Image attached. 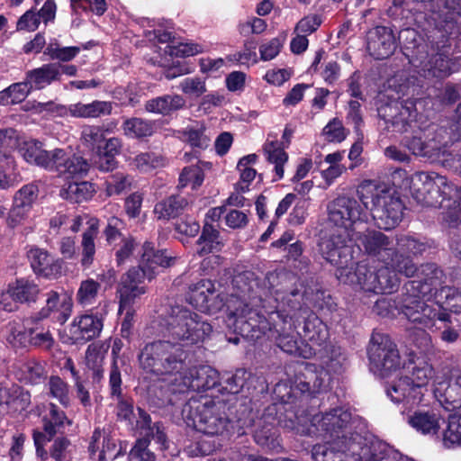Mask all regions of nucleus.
I'll return each mask as SVG.
<instances>
[{
    "instance_id": "20e7f679",
    "label": "nucleus",
    "mask_w": 461,
    "mask_h": 461,
    "mask_svg": "<svg viewBox=\"0 0 461 461\" xmlns=\"http://www.w3.org/2000/svg\"><path fill=\"white\" fill-rule=\"evenodd\" d=\"M346 364V353L340 347L330 345L325 360L327 369L319 368L313 364H306L296 372L289 386L286 384H278L275 393L284 403L288 404L303 397L308 398L327 386L330 381L329 372L340 373Z\"/></svg>"
},
{
    "instance_id": "ddd939ff",
    "label": "nucleus",
    "mask_w": 461,
    "mask_h": 461,
    "mask_svg": "<svg viewBox=\"0 0 461 461\" xmlns=\"http://www.w3.org/2000/svg\"><path fill=\"white\" fill-rule=\"evenodd\" d=\"M348 443L338 441L336 449L344 450V458L351 457L352 461H388L391 450L388 446L367 432L353 434Z\"/></svg>"
},
{
    "instance_id": "9b49d317",
    "label": "nucleus",
    "mask_w": 461,
    "mask_h": 461,
    "mask_svg": "<svg viewBox=\"0 0 461 461\" xmlns=\"http://www.w3.org/2000/svg\"><path fill=\"white\" fill-rule=\"evenodd\" d=\"M366 351L370 369L379 376H387L401 366L399 350L388 334L374 330Z\"/></svg>"
},
{
    "instance_id": "6e6552de",
    "label": "nucleus",
    "mask_w": 461,
    "mask_h": 461,
    "mask_svg": "<svg viewBox=\"0 0 461 461\" xmlns=\"http://www.w3.org/2000/svg\"><path fill=\"white\" fill-rule=\"evenodd\" d=\"M312 422L324 433L325 438H339L346 445L349 437L365 433L367 429L363 418L342 407L330 409L321 416L315 415Z\"/></svg>"
},
{
    "instance_id": "4c0bfd02",
    "label": "nucleus",
    "mask_w": 461,
    "mask_h": 461,
    "mask_svg": "<svg viewBox=\"0 0 461 461\" xmlns=\"http://www.w3.org/2000/svg\"><path fill=\"white\" fill-rule=\"evenodd\" d=\"M38 316L28 318V332L31 333L30 345L50 350L55 340L49 327H44Z\"/></svg>"
},
{
    "instance_id": "f3484780",
    "label": "nucleus",
    "mask_w": 461,
    "mask_h": 461,
    "mask_svg": "<svg viewBox=\"0 0 461 461\" xmlns=\"http://www.w3.org/2000/svg\"><path fill=\"white\" fill-rule=\"evenodd\" d=\"M146 279H148L147 274L138 267H131L121 276L116 291L120 312L131 306L138 298L146 294L147 288L144 285Z\"/></svg>"
},
{
    "instance_id": "ea45409f",
    "label": "nucleus",
    "mask_w": 461,
    "mask_h": 461,
    "mask_svg": "<svg viewBox=\"0 0 461 461\" xmlns=\"http://www.w3.org/2000/svg\"><path fill=\"white\" fill-rule=\"evenodd\" d=\"M278 430L272 421L267 420L266 415L259 421L258 428L254 432L256 443L262 447L275 450L280 447Z\"/></svg>"
},
{
    "instance_id": "e2e57ef3",
    "label": "nucleus",
    "mask_w": 461,
    "mask_h": 461,
    "mask_svg": "<svg viewBox=\"0 0 461 461\" xmlns=\"http://www.w3.org/2000/svg\"><path fill=\"white\" fill-rule=\"evenodd\" d=\"M438 296L440 299L444 298V301L441 303L445 305L446 310L456 313L461 311V292L457 288L450 286L441 287Z\"/></svg>"
},
{
    "instance_id": "1a4fd4ad",
    "label": "nucleus",
    "mask_w": 461,
    "mask_h": 461,
    "mask_svg": "<svg viewBox=\"0 0 461 461\" xmlns=\"http://www.w3.org/2000/svg\"><path fill=\"white\" fill-rule=\"evenodd\" d=\"M430 365L422 362L413 366L411 375L395 380L387 389V395L395 402H406L411 405L421 402L427 385L433 377Z\"/></svg>"
},
{
    "instance_id": "a19ab883",
    "label": "nucleus",
    "mask_w": 461,
    "mask_h": 461,
    "mask_svg": "<svg viewBox=\"0 0 461 461\" xmlns=\"http://www.w3.org/2000/svg\"><path fill=\"white\" fill-rule=\"evenodd\" d=\"M189 206V202L185 197L173 194L155 205L154 212L159 219L175 218Z\"/></svg>"
},
{
    "instance_id": "dca6fc26",
    "label": "nucleus",
    "mask_w": 461,
    "mask_h": 461,
    "mask_svg": "<svg viewBox=\"0 0 461 461\" xmlns=\"http://www.w3.org/2000/svg\"><path fill=\"white\" fill-rule=\"evenodd\" d=\"M350 240L346 230H339L327 238L321 239L319 243L320 252L331 265L337 267L336 271L344 268L353 261Z\"/></svg>"
},
{
    "instance_id": "680f3d73",
    "label": "nucleus",
    "mask_w": 461,
    "mask_h": 461,
    "mask_svg": "<svg viewBox=\"0 0 461 461\" xmlns=\"http://www.w3.org/2000/svg\"><path fill=\"white\" fill-rule=\"evenodd\" d=\"M49 390L51 397L56 398L62 406L69 405L68 385L59 376H51L49 381Z\"/></svg>"
},
{
    "instance_id": "c85d7f7f",
    "label": "nucleus",
    "mask_w": 461,
    "mask_h": 461,
    "mask_svg": "<svg viewBox=\"0 0 461 461\" xmlns=\"http://www.w3.org/2000/svg\"><path fill=\"white\" fill-rule=\"evenodd\" d=\"M109 385L111 395L118 400L116 415L118 419L131 421L133 416V402L122 394V375L115 364L111 367L109 373Z\"/></svg>"
},
{
    "instance_id": "f257e3e1",
    "label": "nucleus",
    "mask_w": 461,
    "mask_h": 461,
    "mask_svg": "<svg viewBox=\"0 0 461 461\" xmlns=\"http://www.w3.org/2000/svg\"><path fill=\"white\" fill-rule=\"evenodd\" d=\"M164 337L145 345L139 355L141 368L162 375L178 373L190 364L191 348L203 342L212 325L198 313L184 305H171L162 322Z\"/></svg>"
},
{
    "instance_id": "423d86ee",
    "label": "nucleus",
    "mask_w": 461,
    "mask_h": 461,
    "mask_svg": "<svg viewBox=\"0 0 461 461\" xmlns=\"http://www.w3.org/2000/svg\"><path fill=\"white\" fill-rule=\"evenodd\" d=\"M397 275L384 267L375 270L363 262L358 263L355 270L348 265L336 271L341 283L375 294H391L399 285Z\"/></svg>"
},
{
    "instance_id": "5fc2aeb1",
    "label": "nucleus",
    "mask_w": 461,
    "mask_h": 461,
    "mask_svg": "<svg viewBox=\"0 0 461 461\" xmlns=\"http://www.w3.org/2000/svg\"><path fill=\"white\" fill-rule=\"evenodd\" d=\"M100 288V283L92 278L82 281L77 293V303L84 307L92 305L97 298Z\"/></svg>"
},
{
    "instance_id": "7c9ffc66",
    "label": "nucleus",
    "mask_w": 461,
    "mask_h": 461,
    "mask_svg": "<svg viewBox=\"0 0 461 461\" xmlns=\"http://www.w3.org/2000/svg\"><path fill=\"white\" fill-rule=\"evenodd\" d=\"M113 109L112 102L95 100L89 104H72L68 107V113L76 118L95 119L110 115Z\"/></svg>"
},
{
    "instance_id": "13d9d810",
    "label": "nucleus",
    "mask_w": 461,
    "mask_h": 461,
    "mask_svg": "<svg viewBox=\"0 0 461 461\" xmlns=\"http://www.w3.org/2000/svg\"><path fill=\"white\" fill-rule=\"evenodd\" d=\"M31 333L28 332V318L23 325L13 323L9 327L7 341L14 348L26 347L30 345Z\"/></svg>"
},
{
    "instance_id": "bb28decb",
    "label": "nucleus",
    "mask_w": 461,
    "mask_h": 461,
    "mask_svg": "<svg viewBox=\"0 0 461 461\" xmlns=\"http://www.w3.org/2000/svg\"><path fill=\"white\" fill-rule=\"evenodd\" d=\"M56 10L57 6L54 0H47L39 11L30 9L25 12L17 21L16 29L18 31L34 32L38 29L41 20L45 24L53 21L56 16Z\"/></svg>"
},
{
    "instance_id": "7ed1b4c3",
    "label": "nucleus",
    "mask_w": 461,
    "mask_h": 461,
    "mask_svg": "<svg viewBox=\"0 0 461 461\" xmlns=\"http://www.w3.org/2000/svg\"><path fill=\"white\" fill-rule=\"evenodd\" d=\"M365 253L384 264V267L406 277L418 271L411 256L422 254L427 246L413 237L387 236L379 230H367L358 237Z\"/></svg>"
},
{
    "instance_id": "c03bdc74",
    "label": "nucleus",
    "mask_w": 461,
    "mask_h": 461,
    "mask_svg": "<svg viewBox=\"0 0 461 461\" xmlns=\"http://www.w3.org/2000/svg\"><path fill=\"white\" fill-rule=\"evenodd\" d=\"M447 196L453 201L442 212V220L449 228L456 229L461 225V186H453L452 192Z\"/></svg>"
},
{
    "instance_id": "cd10ccee",
    "label": "nucleus",
    "mask_w": 461,
    "mask_h": 461,
    "mask_svg": "<svg viewBox=\"0 0 461 461\" xmlns=\"http://www.w3.org/2000/svg\"><path fill=\"white\" fill-rule=\"evenodd\" d=\"M454 14H447L446 17L438 21L435 29L429 36V44L438 48H450L451 41L461 34V27L453 17Z\"/></svg>"
},
{
    "instance_id": "b1692460",
    "label": "nucleus",
    "mask_w": 461,
    "mask_h": 461,
    "mask_svg": "<svg viewBox=\"0 0 461 461\" xmlns=\"http://www.w3.org/2000/svg\"><path fill=\"white\" fill-rule=\"evenodd\" d=\"M418 293L407 294L402 299V312L411 322L429 327L431 319L435 316L434 307L429 305Z\"/></svg>"
},
{
    "instance_id": "603ef678",
    "label": "nucleus",
    "mask_w": 461,
    "mask_h": 461,
    "mask_svg": "<svg viewBox=\"0 0 461 461\" xmlns=\"http://www.w3.org/2000/svg\"><path fill=\"white\" fill-rule=\"evenodd\" d=\"M105 139V131L99 125H85L82 128L80 140L91 150L96 151Z\"/></svg>"
},
{
    "instance_id": "c756f323",
    "label": "nucleus",
    "mask_w": 461,
    "mask_h": 461,
    "mask_svg": "<svg viewBox=\"0 0 461 461\" xmlns=\"http://www.w3.org/2000/svg\"><path fill=\"white\" fill-rule=\"evenodd\" d=\"M103 329L101 318L93 315H82L73 321L70 332L77 341H88L99 336Z\"/></svg>"
},
{
    "instance_id": "6ab92c4d",
    "label": "nucleus",
    "mask_w": 461,
    "mask_h": 461,
    "mask_svg": "<svg viewBox=\"0 0 461 461\" xmlns=\"http://www.w3.org/2000/svg\"><path fill=\"white\" fill-rule=\"evenodd\" d=\"M177 374L182 375L183 384L193 391H206L219 384V373L214 368L210 366H192V353L189 366Z\"/></svg>"
},
{
    "instance_id": "0eeeda50",
    "label": "nucleus",
    "mask_w": 461,
    "mask_h": 461,
    "mask_svg": "<svg viewBox=\"0 0 461 461\" xmlns=\"http://www.w3.org/2000/svg\"><path fill=\"white\" fill-rule=\"evenodd\" d=\"M361 195L370 194L372 207L370 209L375 225L379 229L392 230L403 217L405 209L401 198L384 186L368 183L361 187Z\"/></svg>"
},
{
    "instance_id": "864d4df0",
    "label": "nucleus",
    "mask_w": 461,
    "mask_h": 461,
    "mask_svg": "<svg viewBox=\"0 0 461 461\" xmlns=\"http://www.w3.org/2000/svg\"><path fill=\"white\" fill-rule=\"evenodd\" d=\"M97 234V226L93 223L91 226L83 233L82 237V258L81 264L85 267H88L94 261V256L95 253V238Z\"/></svg>"
},
{
    "instance_id": "338daca9",
    "label": "nucleus",
    "mask_w": 461,
    "mask_h": 461,
    "mask_svg": "<svg viewBox=\"0 0 461 461\" xmlns=\"http://www.w3.org/2000/svg\"><path fill=\"white\" fill-rule=\"evenodd\" d=\"M436 393H439L444 398V402L451 404L454 408L461 405V383L458 380L448 383L446 388H436Z\"/></svg>"
},
{
    "instance_id": "052dcab7",
    "label": "nucleus",
    "mask_w": 461,
    "mask_h": 461,
    "mask_svg": "<svg viewBox=\"0 0 461 461\" xmlns=\"http://www.w3.org/2000/svg\"><path fill=\"white\" fill-rule=\"evenodd\" d=\"M14 297L20 303L23 302H34L38 294V285L24 279L17 280L15 285L12 286Z\"/></svg>"
},
{
    "instance_id": "4468645a",
    "label": "nucleus",
    "mask_w": 461,
    "mask_h": 461,
    "mask_svg": "<svg viewBox=\"0 0 461 461\" xmlns=\"http://www.w3.org/2000/svg\"><path fill=\"white\" fill-rule=\"evenodd\" d=\"M227 324L235 333L251 340H257L272 331L266 317L247 303L228 314Z\"/></svg>"
},
{
    "instance_id": "8fccbe9b",
    "label": "nucleus",
    "mask_w": 461,
    "mask_h": 461,
    "mask_svg": "<svg viewBox=\"0 0 461 461\" xmlns=\"http://www.w3.org/2000/svg\"><path fill=\"white\" fill-rule=\"evenodd\" d=\"M32 89L28 80L13 84L0 92V104L3 105L14 104L23 102Z\"/></svg>"
},
{
    "instance_id": "bf43d9fd",
    "label": "nucleus",
    "mask_w": 461,
    "mask_h": 461,
    "mask_svg": "<svg viewBox=\"0 0 461 461\" xmlns=\"http://www.w3.org/2000/svg\"><path fill=\"white\" fill-rule=\"evenodd\" d=\"M422 132L403 139L404 146L415 156L429 157L430 151L437 149L422 140Z\"/></svg>"
},
{
    "instance_id": "a18cd8bd",
    "label": "nucleus",
    "mask_w": 461,
    "mask_h": 461,
    "mask_svg": "<svg viewBox=\"0 0 461 461\" xmlns=\"http://www.w3.org/2000/svg\"><path fill=\"white\" fill-rule=\"evenodd\" d=\"M122 127L124 134L131 138L149 137L154 132V122L139 117L126 119Z\"/></svg>"
},
{
    "instance_id": "393cba45",
    "label": "nucleus",
    "mask_w": 461,
    "mask_h": 461,
    "mask_svg": "<svg viewBox=\"0 0 461 461\" xmlns=\"http://www.w3.org/2000/svg\"><path fill=\"white\" fill-rule=\"evenodd\" d=\"M176 258L167 255L166 250L157 249L151 242L146 241L142 246V253L138 266L144 270L148 280H152L158 274L159 267H168L174 265Z\"/></svg>"
},
{
    "instance_id": "2eb2a0df",
    "label": "nucleus",
    "mask_w": 461,
    "mask_h": 461,
    "mask_svg": "<svg viewBox=\"0 0 461 461\" xmlns=\"http://www.w3.org/2000/svg\"><path fill=\"white\" fill-rule=\"evenodd\" d=\"M364 201L353 196L339 195L327 204L328 221L346 230L357 221H364L366 212Z\"/></svg>"
},
{
    "instance_id": "de8ad7c7",
    "label": "nucleus",
    "mask_w": 461,
    "mask_h": 461,
    "mask_svg": "<svg viewBox=\"0 0 461 461\" xmlns=\"http://www.w3.org/2000/svg\"><path fill=\"white\" fill-rule=\"evenodd\" d=\"M276 332L278 333L276 337V345L284 352L289 355L302 357L303 358H308L313 354L311 350H307L306 348H302L300 347L297 338L298 333H280L278 330H276Z\"/></svg>"
},
{
    "instance_id": "5701e85b",
    "label": "nucleus",
    "mask_w": 461,
    "mask_h": 461,
    "mask_svg": "<svg viewBox=\"0 0 461 461\" xmlns=\"http://www.w3.org/2000/svg\"><path fill=\"white\" fill-rule=\"evenodd\" d=\"M52 159L50 170H55L67 178L82 176L89 169V164L84 158L68 154L61 149L52 150Z\"/></svg>"
},
{
    "instance_id": "6e6d98bb",
    "label": "nucleus",
    "mask_w": 461,
    "mask_h": 461,
    "mask_svg": "<svg viewBox=\"0 0 461 461\" xmlns=\"http://www.w3.org/2000/svg\"><path fill=\"white\" fill-rule=\"evenodd\" d=\"M264 151L267 154L269 162L275 164V171L278 178H282L284 176L283 166L288 159L287 154L279 147L277 140L266 142Z\"/></svg>"
},
{
    "instance_id": "9d476101",
    "label": "nucleus",
    "mask_w": 461,
    "mask_h": 461,
    "mask_svg": "<svg viewBox=\"0 0 461 461\" xmlns=\"http://www.w3.org/2000/svg\"><path fill=\"white\" fill-rule=\"evenodd\" d=\"M418 45L411 55L410 62L419 68L420 76L426 78L443 79L456 70V62L449 58L450 48L441 46Z\"/></svg>"
},
{
    "instance_id": "58836bf2",
    "label": "nucleus",
    "mask_w": 461,
    "mask_h": 461,
    "mask_svg": "<svg viewBox=\"0 0 461 461\" xmlns=\"http://www.w3.org/2000/svg\"><path fill=\"white\" fill-rule=\"evenodd\" d=\"M196 243L198 246L196 253L199 256L220 252L224 246L219 230L208 223L203 225L202 234Z\"/></svg>"
},
{
    "instance_id": "774afa93",
    "label": "nucleus",
    "mask_w": 461,
    "mask_h": 461,
    "mask_svg": "<svg viewBox=\"0 0 461 461\" xmlns=\"http://www.w3.org/2000/svg\"><path fill=\"white\" fill-rule=\"evenodd\" d=\"M149 401L156 407L161 408L172 403L168 386L152 385L149 390Z\"/></svg>"
},
{
    "instance_id": "3c124183",
    "label": "nucleus",
    "mask_w": 461,
    "mask_h": 461,
    "mask_svg": "<svg viewBox=\"0 0 461 461\" xmlns=\"http://www.w3.org/2000/svg\"><path fill=\"white\" fill-rule=\"evenodd\" d=\"M182 134L185 140L192 147L204 149L210 145L211 136L207 134L206 128L203 123L188 126Z\"/></svg>"
},
{
    "instance_id": "f8f14e48",
    "label": "nucleus",
    "mask_w": 461,
    "mask_h": 461,
    "mask_svg": "<svg viewBox=\"0 0 461 461\" xmlns=\"http://www.w3.org/2000/svg\"><path fill=\"white\" fill-rule=\"evenodd\" d=\"M411 192L413 199L427 207H440L453 185L445 176L436 172H417L411 177Z\"/></svg>"
},
{
    "instance_id": "c9c22d12",
    "label": "nucleus",
    "mask_w": 461,
    "mask_h": 461,
    "mask_svg": "<svg viewBox=\"0 0 461 461\" xmlns=\"http://www.w3.org/2000/svg\"><path fill=\"white\" fill-rule=\"evenodd\" d=\"M60 72L58 64H45L41 68L29 70L26 73V79L32 89H42L50 85L53 81L59 80Z\"/></svg>"
},
{
    "instance_id": "2f4dec72",
    "label": "nucleus",
    "mask_w": 461,
    "mask_h": 461,
    "mask_svg": "<svg viewBox=\"0 0 461 461\" xmlns=\"http://www.w3.org/2000/svg\"><path fill=\"white\" fill-rule=\"evenodd\" d=\"M185 100L180 95H164L151 98L145 103L147 113L167 116L185 106Z\"/></svg>"
},
{
    "instance_id": "72a5a7b5",
    "label": "nucleus",
    "mask_w": 461,
    "mask_h": 461,
    "mask_svg": "<svg viewBox=\"0 0 461 461\" xmlns=\"http://www.w3.org/2000/svg\"><path fill=\"white\" fill-rule=\"evenodd\" d=\"M19 153L29 163L50 169L52 166V151L49 152L37 140H27L19 147Z\"/></svg>"
},
{
    "instance_id": "f03ea898",
    "label": "nucleus",
    "mask_w": 461,
    "mask_h": 461,
    "mask_svg": "<svg viewBox=\"0 0 461 461\" xmlns=\"http://www.w3.org/2000/svg\"><path fill=\"white\" fill-rule=\"evenodd\" d=\"M232 285L238 296L248 298L253 306H258L259 303L265 307L264 302L273 296L276 307L297 321L307 315V312H312L305 302L306 289L294 274L268 272L259 280L253 272L245 271L234 276Z\"/></svg>"
},
{
    "instance_id": "473e14b6",
    "label": "nucleus",
    "mask_w": 461,
    "mask_h": 461,
    "mask_svg": "<svg viewBox=\"0 0 461 461\" xmlns=\"http://www.w3.org/2000/svg\"><path fill=\"white\" fill-rule=\"evenodd\" d=\"M189 301L197 308L211 310L217 305L213 303L219 295H215L214 284L210 280H201L190 286Z\"/></svg>"
},
{
    "instance_id": "39448f33",
    "label": "nucleus",
    "mask_w": 461,
    "mask_h": 461,
    "mask_svg": "<svg viewBox=\"0 0 461 461\" xmlns=\"http://www.w3.org/2000/svg\"><path fill=\"white\" fill-rule=\"evenodd\" d=\"M226 408L222 401L191 397L184 404L181 413L187 426L209 436H221L230 423Z\"/></svg>"
},
{
    "instance_id": "37998d69",
    "label": "nucleus",
    "mask_w": 461,
    "mask_h": 461,
    "mask_svg": "<svg viewBox=\"0 0 461 461\" xmlns=\"http://www.w3.org/2000/svg\"><path fill=\"white\" fill-rule=\"evenodd\" d=\"M95 189L89 182H69L63 185L60 196L72 203H81L92 197Z\"/></svg>"
},
{
    "instance_id": "412c9836",
    "label": "nucleus",
    "mask_w": 461,
    "mask_h": 461,
    "mask_svg": "<svg viewBox=\"0 0 461 461\" xmlns=\"http://www.w3.org/2000/svg\"><path fill=\"white\" fill-rule=\"evenodd\" d=\"M308 314L302 318L303 327L301 336L307 341L311 352L321 350L327 344L330 333L327 325L313 312H307Z\"/></svg>"
},
{
    "instance_id": "a211bd4d",
    "label": "nucleus",
    "mask_w": 461,
    "mask_h": 461,
    "mask_svg": "<svg viewBox=\"0 0 461 461\" xmlns=\"http://www.w3.org/2000/svg\"><path fill=\"white\" fill-rule=\"evenodd\" d=\"M378 115L386 124V128H392L395 132H405L411 122L416 117V109L412 102L406 101L404 104L393 101L382 104L377 109Z\"/></svg>"
},
{
    "instance_id": "79ce46f5",
    "label": "nucleus",
    "mask_w": 461,
    "mask_h": 461,
    "mask_svg": "<svg viewBox=\"0 0 461 461\" xmlns=\"http://www.w3.org/2000/svg\"><path fill=\"white\" fill-rule=\"evenodd\" d=\"M42 422L43 430L50 437L64 433L65 426L71 425V420L68 419L65 412L54 403H50L49 414L43 417Z\"/></svg>"
},
{
    "instance_id": "4be33fe9",
    "label": "nucleus",
    "mask_w": 461,
    "mask_h": 461,
    "mask_svg": "<svg viewBox=\"0 0 461 461\" xmlns=\"http://www.w3.org/2000/svg\"><path fill=\"white\" fill-rule=\"evenodd\" d=\"M443 272L435 264L420 267L416 279L409 282L408 292L418 293L422 298L437 294L441 286Z\"/></svg>"
},
{
    "instance_id": "aec40b11",
    "label": "nucleus",
    "mask_w": 461,
    "mask_h": 461,
    "mask_svg": "<svg viewBox=\"0 0 461 461\" xmlns=\"http://www.w3.org/2000/svg\"><path fill=\"white\" fill-rule=\"evenodd\" d=\"M397 48L392 29L376 26L366 32V50L375 59H384L393 54Z\"/></svg>"
},
{
    "instance_id": "4d7b16f0",
    "label": "nucleus",
    "mask_w": 461,
    "mask_h": 461,
    "mask_svg": "<svg viewBox=\"0 0 461 461\" xmlns=\"http://www.w3.org/2000/svg\"><path fill=\"white\" fill-rule=\"evenodd\" d=\"M443 444L447 447L461 446V414L450 415L443 432Z\"/></svg>"
},
{
    "instance_id": "0e129e2a",
    "label": "nucleus",
    "mask_w": 461,
    "mask_h": 461,
    "mask_svg": "<svg viewBox=\"0 0 461 461\" xmlns=\"http://www.w3.org/2000/svg\"><path fill=\"white\" fill-rule=\"evenodd\" d=\"M204 175L201 167L189 166L183 168L179 176L178 188H183L188 184L193 185V189L200 186L203 181Z\"/></svg>"
},
{
    "instance_id": "09e8293b",
    "label": "nucleus",
    "mask_w": 461,
    "mask_h": 461,
    "mask_svg": "<svg viewBox=\"0 0 461 461\" xmlns=\"http://www.w3.org/2000/svg\"><path fill=\"white\" fill-rule=\"evenodd\" d=\"M341 441L339 438H328L325 444H316L312 449L314 461H344V450L336 449L335 443Z\"/></svg>"
},
{
    "instance_id": "f704fd0d",
    "label": "nucleus",
    "mask_w": 461,
    "mask_h": 461,
    "mask_svg": "<svg viewBox=\"0 0 461 461\" xmlns=\"http://www.w3.org/2000/svg\"><path fill=\"white\" fill-rule=\"evenodd\" d=\"M408 423L418 432L436 435L440 429V415L434 411H416L408 416Z\"/></svg>"
},
{
    "instance_id": "49530a36",
    "label": "nucleus",
    "mask_w": 461,
    "mask_h": 461,
    "mask_svg": "<svg viewBox=\"0 0 461 461\" xmlns=\"http://www.w3.org/2000/svg\"><path fill=\"white\" fill-rule=\"evenodd\" d=\"M104 352L95 344H90L86 351V365L92 371V379L99 383L104 378Z\"/></svg>"
},
{
    "instance_id": "69168bd1",
    "label": "nucleus",
    "mask_w": 461,
    "mask_h": 461,
    "mask_svg": "<svg viewBox=\"0 0 461 461\" xmlns=\"http://www.w3.org/2000/svg\"><path fill=\"white\" fill-rule=\"evenodd\" d=\"M37 186L33 185H26L16 192L14 197V203L30 212L37 198Z\"/></svg>"
},
{
    "instance_id": "e433bc0d",
    "label": "nucleus",
    "mask_w": 461,
    "mask_h": 461,
    "mask_svg": "<svg viewBox=\"0 0 461 461\" xmlns=\"http://www.w3.org/2000/svg\"><path fill=\"white\" fill-rule=\"evenodd\" d=\"M71 312V304L68 302H59V294L55 291H50L48 294L46 306L43 307L35 316L40 320L48 318L51 313H54V318L57 321L64 323Z\"/></svg>"
},
{
    "instance_id": "a878e982",
    "label": "nucleus",
    "mask_w": 461,
    "mask_h": 461,
    "mask_svg": "<svg viewBox=\"0 0 461 461\" xmlns=\"http://www.w3.org/2000/svg\"><path fill=\"white\" fill-rule=\"evenodd\" d=\"M27 257L36 275L52 278L61 274V261L55 259L47 250L33 247L28 250Z\"/></svg>"
}]
</instances>
